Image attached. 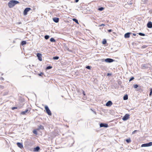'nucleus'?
<instances>
[{
	"label": "nucleus",
	"instance_id": "obj_44",
	"mask_svg": "<svg viewBox=\"0 0 152 152\" xmlns=\"http://www.w3.org/2000/svg\"><path fill=\"white\" fill-rule=\"evenodd\" d=\"M75 2H76V0H75Z\"/></svg>",
	"mask_w": 152,
	"mask_h": 152
},
{
	"label": "nucleus",
	"instance_id": "obj_19",
	"mask_svg": "<svg viewBox=\"0 0 152 152\" xmlns=\"http://www.w3.org/2000/svg\"><path fill=\"white\" fill-rule=\"evenodd\" d=\"M128 99V96L126 94L124 96V98H123V99L124 100H126L127 99Z\"/></svg>",
	"mask_w": 152,
	"mask_h": 152
},
{
	"label": "nucleus",
	"instance_id": "obj_41",
	"mask_svg": "<svg viewBox=\"0 0 152 152\" xmlns=\"http://www.w3.org/2000/svg\"><path fill=\"white\" fill-rule=\"evenodd\" d=\"M77 23L78 24V22L77 20Z\"/></svg>",
	"mask_w": 152,
	"mask_h": 152
},
{
	"label": "nucleus",
	"instance_id": "obj_9",
	"mask_svg": "<svg viewBox=\"0 0 152 152\" xmlns=\"http://www.w3.org/2000/svg\"><path fill=\"white\" fill-rule=\"evenodd\" d=\"M147 26L148 28H152V23L151 21H149L147 24Z\"/></svg>",
	"mask_w": 152,
	"mask_h": 152
},
{
	"label": "nucleus",
	"instance_id": "obj_14",
	"mask_svg": "<svg viewBox=\"0 0 152 152\" xmlns=\"http://www.w3.org/2000/svg\"><path fill=\"white\" fill-rule=\"evenodd\" d=\"M38 128L37 129V130H39L40 129H44V126L42 125L38 126Z\"/></svg>",
	"mask_w": 152,
	"mask_h": 152
},
{
	"label": "nucleus",
	"instance_id": "obj_6",
	"mask_svg": "<svg viewBox=\"0 0 152 152\" xmlns=\"http://www.w3.org/2000/svg\"><path fill=\"white\" fill-rule=\"evenodd\" d=\"M37 57L38 60L40 61H42V55L40 53H37Z\"/></svg>",
	"mask_w": 152,
	"mask_h": 152
},
{
	"label": "nucleus",
	"instance_id": "obj_26",
	"mask_svg": "<svg viewBox=\"0 0 152 152\" xmlns=\"http://www.w3.org/2000/svg\"><path fill=\"white\" fill-rule=\"evenodd\" d=\"M150 93L149 94V95L151 96L152 95V88H150Z\"/></svg>",
	"mask_w": 152,
	"mask_h": 152
},
{
	"label": "nucleus",
	"instance_id": "obj_27",
	"mask_svg": "<svg viewBox=\"0 0 152 152\" xmlns=\"http://www.w3.org/2000/svg\"><path fill=\"white\" fill-rule=\"evenodd\" d=\"M33 132L34 134L36 135H37V131L36 130H34L33 131Z\"/></svg>",
	"mask_w": 152,
	"mask_h": 152
},
{
	"label": "nucleus",
	"instance_id": "obj_24",
	"mask_svg": "<svg viewBox=\"0 0 152 152\" xmlns=\"http://www.w3.org/2000/svg\"><path fill=\"white\" fill-rule=\"evenodd\" d=\"M52 67L51 66H48L46 67V69L47 70L50 69H52Z\"/></svg>",
	"mask_w": 152,
	"mask_h": 152
},
{
	"label": "nucleus",
	"instance_id": "obj_38",
	"mask_svg": "<svg viewBox=\"0 0 152 152\" xmlns=\"http://www.w3.org/2000/svg\"><path fill=\"white\" fill-rule=\"evenodd\" d=\"M136 131H137V130H134V131L132 133V134L135 133Z\"/></svg>",
	"mask_w": 152,
	"mask_h": 152
},
{
	"label": "nucleus",
	"instance_id": "obj_28",
	"mask_svg": "<svg viewBox=\"0 0 152 152\" xmlns=\"http://www.w3.org/2000/svg\"><path fill=\"white\" fill-rule=\"evenodd\" d=\"M138 86V85L137 84H135L133 85V87L135 88H137Z\"/></svg>",
	"mask_w": 152,
	"mask_h": 152
},
{
	"label": "nucleus",
	"instance_id": "obj_16",
	"mask_svg": "<svg viewBox=\"0 0 152 152\" xmlns=\"http://www.w3.org/2000/svg\"><path fill=\"white\" fill-rule=\"evenodd\" d=\"M28 111V110L27 109L25 110L22 111L20 113V114L23 115H25L26 114V113H27Z\"/></svg>",
	"mask_w": 152,
	"mask_h": 152
},
{
	"label": "nucleus",
	"instance_id": "obj_7",
	"mask_svg": "<svg viewBox=\"0 0 152 152\" xmlns=\"http://www.w3.org/2000/svg\"><path fill=\"white\" fill-rule=\"evenodd\" d=\"M80 93H82L83 95L84 96L83 98V99L84 100L86 99L87 98L86 96V94L85 92V91L83 90H80Z\"/></svg>",
	"mask_w": 152,
	"mask_h": 152
},
{
	"label": "nucleus",
	"instance_id": "obj_1",
	"mask_svg": "<svg viewBox=\"0 0 152 152\" xmlns=\"http://www.w3.org/2000/svg\"><path fill=\"white\" fill-rule=\"evenodd\" d=\"M19 3V2L16 0H12L10 1L8 3V6L10 8H12L16 4Z\"/></svg>",
	"mask_w": 152,
	"mask_h": 152
},
{
	"label": "nucleus",
	"instance_id": "obj_42",
	"mask_svg": "<svg viewBox=\"0 0 152 152\" xmlns=\"http://www.w3.org/2000/svg\"><path fill=\"white\" fill-rule=\"evenodd\" d=\"M21 22H19V24H21Z\"/></svg>",
	"mask_w": 152,
	"mask_h": 152
},
{
	"label": "nucleus",
	"instance_id": "obj_34",
	"mask_svg": "<svg viewBox=\"0 0 152 152\" xmlns=\"http://www.w3.org/2000/svg\"><path fill=\"white\" fill-rule=\"evenodd\" d=\"M134 79V77H132L129 80V81L130 82L132 80Z\"/></svg>",
	"mask_w": 152,
	"mask_h": 152
},
{
	"label": "nucleus",
	"instance_id": "obj_30",
	"mask_svg": "<svg viewBox=\"0 0 152 152\" xmlns=\"http://www.w3.org/2000/svg\"><path fill=\"white\" fill-rule=\"evenodd\" d=\"M147 47V45H142V46L141 48H146Z\"/></svg>",
	"mask_w": 152,
	"mask_h": 152
},
{
	"label": "nucleus",
	"instance_id": "obj_11",
	"mask_svg": "<svg viewBox=\"0 0 152 152\" xmlns=\"http://www.w3.org/2000/svg\"><path fill=\"white\" fill-rule=\"evenodd\" d=\"M53 21L56 23H57L59 22V19L58 18L55 17L53 18Z\"/></svg>",
	"mask_w": 152,
	"mask_h": 152
},
{
	"label": "nucleus",
	"instance_id": "obj_40",
	"mask_svg": "<svg viewBox=\"0 0 152 152\" xmlns=\"http://www.w3.org/2000/svg\"><path fill=\"white\" fill-rule=\"evenodd\" d=\"M133 35L134 36H136V34H133Z\"/></svg>",
	"mask_w": 152,
	"mask_h": 152
},
{
	"label": "nucleus",
	"instance_id": "obj_4",
	"mask_svg": "<svg viewBox=\"0 0 152 152\" xmlns=\"http://www.w3.org/2000/svg\"><path fill=\"white\" fill-rule=\"evenodd\" d=\"M151 145H152V142H150L148 143L142 144L141 145V147H148Z\"/></svg>",
	"mask_w": 152,
	"mask_h": 152
},
{
	"label": "nucleus",
	"instance_id": "obj_39",
	"mask_svg": "<svg viewBox=\"0 0 152 152\" xmlns=\"http://www.w3.org/2000/svg\"><path fill=\"white\" fill-rule=\"evenodd\" d=\"M112 30L111 29H109V30H108V31L109 32H111L112 31Z\"/></svg>",
	"mask_w": 152,
	"mask_h": 152
},
{
	"label": "nucleus",
	"instance_id": "obj_15",
	"mask_svg": "<svg viewBox=\"0 0 152 152\" xmlns=\"http://www.w3.org/2000/svg\"><path fill=\"white\" fill-rule=\"evenodd\" d=\"M112 104V103L111 101H109L106 103V106H110Z\"/></svg>",
	"mask_w": 152,
	"mask_h": 152
},
{
	"label": "nucleus",
	"instance_id": "obj_13",
	"mask_svg": "<svg viewBox=\"0 0 152 152\" xmlns=\"http://www.w3.org/2000/svg\"><path fill=\"white\" fill-rule=\"evenodd\" d=\"M131 34V33H127L124 35V37L126 38H129L130 37V35Z\"/></svg>",
	"mask_w": 152,
	"mask_h": 152
},
{
	"label": "nucleus",
	"instance_id": "obj_20",
	"mask_svg": "<svg viewBox=\"0 0 152 152\" xmlns=\"http://www.w3.org/2000/svg\"><path fill=\"white\" fill-rule=\"evenodd\" d=\"M50 41L51 42H56L55 40L53 37L50 38Z\"/></svg>",
	"mask_w": 152,
	"mask_h": 152
},
{
	"label": "nucleus",
	"instance_id": "obj_37",
	"mask_svg": "<svg viewBox=\"0 0 152 152\" xmlns=\"http://www.w3.org/2000/svg\"><path fill=\"white\" fill-rule=\"evenodd\" d=\"M105 26V25L103 24H102L99 25V26Z\"/></svg>",
	"mask_w": 152,
	"mask_h": 152
},
{
	"label": "nucleus",
	"instance_id": "obj_36",
	"mask_svg": "<svg viewBox=\"0 0 152 152\" xmlns=\"http://www.w3.org/2000/svg\"><path fill=\"white\" fill-rule=\"evenodd\" d=\"M72 20L75 21V22L76 23V18H74L72 19Z\"/></svg>",
	"mask_w": 152,
	"mask_h": 152
},
{
	"label": "nucleus",
	"instance_id": "obj_17",
	"mask_svg": "<svg viewBox=\"0 0 152 152\" xmlns=\"http://www.w3.org/2000/svg\"><path fill=\"white\" fill-rule=\"evenodd\" d=\"M40 149V148L39 146H37L34 149V151L35 152L38 151Z\"/></svg>",
	"mask_w": 152,
	"mask_h": 152
},
{
	"label": "nucleus",
	"instance_id": "obj_31",
	"mask_svg": "<svg viewBox=\"0 0 152 152\" xmlns=\"http://www.w3.org/2000/svg\"><path fill=\"white\" fill-rule=\"evenodd\" d=\"M44 75V73L43 72H41L39 74H38V75L39 76H42V75Z\"/></svg>",
	"mask_w": 152,
	"mask_h": 152
},
{
	"label": "nucleus",
	"instance_id": "obj_10",
	"mask_svg": "<svg viewBox=\"0 0 152 152\" xmlns=\"http://www.w3.org/2000/svg\"><path fill=\"white\" fill-rule=\"evenodd\" d=\"M100 127H108V125L107 124H104L103 123H101L100 124Z\"/></svg>",
	"mask_w": 152,
	"mask_h": 152
},
{
	"label": "nucleus",
	"instance_id": "obj_2",
	"mask_svg": "<svg viewBox=\"0 0 152 152\" xmlns=\"http://www.w3.org/2000/svg\"><path fill=\"white\" fill-rule=\"evenodd\" d=\"M45 109L46 113L49 115H52L51 112L50 110L49 107L47 106H45Z\"/></svg>",
	"mask_w": 152,
	"mask_h": 152
},
{
	"label": "nucleus",
	"instance_id": "obj_35",
	"mask_svg": "<svg viewBox=\"0 0 152 152\" xmlns=\"http://www.w3.org/2000/svg\"><path fill=\"white\" fill-rule=\"evenodd\" d=\"M17 109V107H13L12 108V110H14L15 109Z\"/></svg>",
	"mask_w": 152,
	"mask_h": 152
},
{
	"label": "nucleus",
	"instance_id": "obj_21",
	"mask_svg": "<svg viewBox=\"0 0 152 152\" xmlns=\"http://www.w3.org/2000/svg\"><path fill=\"white\" fill-rule=\"evenodd\" d=\"M50 37V36L48 35H46L45 36L44 38L46 39H48Z\"/></svg>",
	"mask_w": 152,
	"mask_h": 152
},
{
	"label": "nucleus",
	"instance_id": "obj_43",
	"mask_svg": "<svg viewBox=\"0 0 152 152\" xmlns=\"http://www.w3.org/2000/svg\"><path fill=\"white\" fill-rule=\"evenodd\" d=\"M79 0H77V2Z\"/></svg>",
	"mask_w": 152,
	"mask_h": 152
},
{
	"label": "nucleus",
	"instance_id": "obj_18",
	"mask_svg": "<svg viewBox=\"0 0 152 152\" xmlns=\"http://www.w3.org/2000/svg\"><path fill=\"white\" fill-rule=\"evenodd\" d=\"M26 42L25 41H22L21 42V45H26Z\"/></svg>",
	"mask_w": 152,
	"mask_h": 152
},
{
	"label": "nucleus",
	"instance_id": "obj_25",
	"mask_svg": "<svg viewBox=\"0 0 152 152\" xmlns=\"http://www.w3.org/2000/svg\"><path fill=\"white\" fill-rule=\"evenodd\" d=\"M126 141L127 143H129L131 142V140L130 138H129V139H126Z\"/></svg>",
	"mask_w": 152,
	"mask_h": 152
},
{
	"label": "nucleus",
	"instance_id": "obj_5",
	"mask_svg": "<svg viewBox=\"0 0 152 152\" xmlns=\"http://www.w3.org/2000/svg\"><path fill=\"white\" fill-rule=\"evenodd\" d=\"M129 118V114H126L122 118V120L124 121H126Z\"/></svg>",
	"mask_w": 152,
	"mask_h": 152
},
{
	"label": "nucleus",
	"instance_id": "obj_22",
	"mask_svg": "<svg viewBox=\"0 0 152 152\" xmlns=\"http://www.w3.org/2000/svg\"><path fill=\"white\" fill-rule=\"evenodd\" d=\"M106 43H107V41H106V40L105 39H104L102 41V43L103 44H105Z\"/></svg>",
	"mask_w": 152,
	"mask_h": 152
},
{
	"label": "nucleus",
	"instance_id": "obj_29",
	"mask_svg": "<svg viewBox=\"0 0 152 152\" xmlns=\"http://www.w3.org/2000/svg\"><path fill=\"white\" fill-rule=\"evenodd\" d=\"M138 34L142 36H145V34H144L141 33H138Z\"/></svg>",
	"mask_w": 152,
	"mask_h": 152
},
{
	"label": "nucleus",
	"instance_id": "obj_12",
	"mask_svg": "<svg viewBox=\"0 0 152 152\" xmlns=\"http://www.w3.org/2000/svg\"><path fill=\"white\" fill-rule=\"evenodd\" d=\"M17 146L20 148H23V144L22 143L18 142L17 143Z\"/></svg>",
	"mask_w": 152,
	"mask_h": 152
},
{
	"label": "nucleus",
	"instance_id": "obj_32",
	"mask_svg": "<svg viewBox=\"0 0 152 152\" xmlns=\"http://www.w3.org/2000/svg\"><path fill=\"white\" fill-rule=\"evenodd\" d=\"M104 9V8L103 7H101L99 8V10L100 11H102V10H103Z\"/></svg>",
	"mask_w": 152,
	"mask_h": 152
},
{
	"label": "nucleus",
	"instance_id": "obj_23",
	"mask_svg": "<svg viewBox=\"0 0 152 152\" xmlns=\"http://www.w3.org/2000/svg\"><path fill=\"white\" fill-rule=\"evenodd\" d=\"M59 57L58 56H56L53 58V60H58V59Z\"/></svg>",
	"mask_w": 152,
	"mask_h": 152
},
{
	"label": "nucleus",
	"instance_id": "obj_8",
	"mask_svg": "<svg viewBox=\"0 0 152 152\" xmlns=\"http://www.w3.org/2000/svg\"><path fill=\"white\" fill-rule=\"evenodd\" d=\"M114 61V60H113V59H111V58H107L105 59V61L106 62H108V63L112 62Z\"/></svg>",
	"mask_w": 152,
	"mask_h": 152
},
{
	"label": "nucleus",
	"instance_id": "obj_33",
	"mask_svg": "<svg viewBox=\"0 0 152 152\" xmlns=\"http://www.w3.org/2000/svg\"><path fill=\"white\" fill-rule=\"evenodd\" d=\"M86 68L87 69H91V68L90 66H86Z\"/></svg>",
	"mask_w": 152,
	"mask_h": 152
},
{
	"label": "nucleus",
	"instance_id": "obj_3",
	"mask_svg": "<svg viewBox=\"0 0 152 152\" xmlns=\"http://www.w3.org/2000/svg\"><path fill=\"white\" fill-rule=\"evenodd\" d=\"M31 10V9L29 7L26 8L23 11V14L24 15H26L27 14L28 12L30 10Z\"/></svg>",
	"mask_w": 152,
	"mask_h": 152
}]
</instances>
